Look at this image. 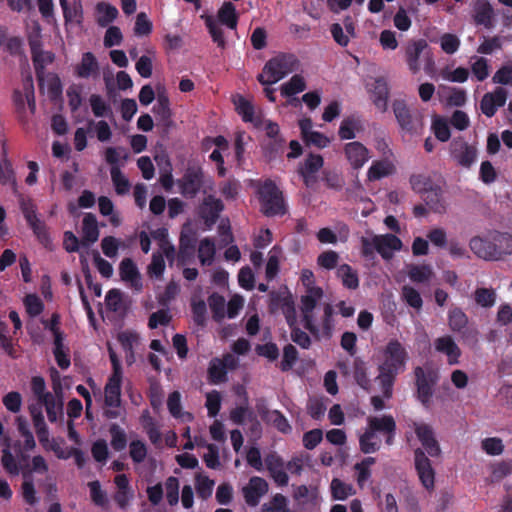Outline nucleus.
<instances>
[{
    "mask_svg": "<svg viewBox=\"0 0 512 512\" xmlns=\"http://www.w3.org/2000/svg\"><path fill=\"white\" fill-rule=\"evenodd\" d=\"M1 463L3 468L12 475H18L19 474V462L16 459L15 456L11 453L9 449V445L7 444L6 447L2 451V459Z\"/></svg>",
    "mask_w": 512,
    "mask_h": 512,
    "instance_id": "obj_54",
    "label": "nucleus"
},
{
    "mask_svg": "<svg viewBox=\"0 0 512 512\" xmlns=\"http://www.w3.org/2000/svg\"><path fill=\"white\" fill-rule=\"evenodd\" d=\"M216 253L215 244L212 239L204 238L200 241L198 257L202 265H211Z\"/></svg>",
    "mask_w": 512,
    "mask_h": 512,
    "instance_id": "obj_41",
    "label": "nucleus"
},
{
    "mask_svg": "<svg viewBox=\"0 0 512 512\" xmlns=\"http://www.w3.org/2000/svg\"><path fill=\"white\" fill-rule=\"evenodd\" d=\"M167 407L170 414L181 422H190L193 420L191 413L182 410L181 394L178 391H174L169 395Z\"/></svg>",
    "mask_w": 512,
    "mask_h": 512,
    "instance_id": "obj_32",
    "label": "nucleus"
},
{
    "mask_svg": "<svg viewBox=\"0 0 512 512\" xmlns=\"http://www.w3.org/2000/svg\"><path fill=\"white\" fill-rule=\"evenodd\" d=\"M415 468L423 487L429 491L433 490L435 483V471L430 460L420 449L415 451Z\"/></svg>",
    "mask_w": 512,
    "mask_h": 512,
    "instance_id": "obj_9",
    "label": "nucleus"
},
{
    "mask_svg": "<svg viewBox=\"0 0 512 512\" xmlns=\"http://www.w3.org/2000/svg\"><path fill=\"white\" fill-rule=\"evenodd\" d=\"M97 10L100 14L98 18V24L102 27L107 26L118 15V10L116 7L104 2H101L97 5Z\"/></svg>",
    "mask_w": 512,
    "mask_h": 512,
    "instance_id": "obj_48",
    "label": "nucleus"
},
{
    "mask_svg": "<svg viewBox=\"0 0 512 512\" xmlns=\"http://www.w3.org/2000/svg\"><path fill=\"white\" fill-rule=\"evenodd\" d=\"M31 390L36 397L38 404L50 397L52 394L46 391L45 381L42 377L35 376L31 380Z\"/></svg>",
    "mask_w": 512,
    "mask_h": 512,
    "instance_id": "obj_59",
    "label": "nucleus"
},
{
    "mask_svg": "<svg viewBox=\"0 0 512 512\" xmlns=\"http://www.w3.org/2000/svg\"><path fill=\"white\" fill-rule=\"evenodd\" d=\"M322 297L323 290L320 287H309V289H306L305 295L301 297L303 320H311L312 312Z\"/></svg>",
    "mask_w": 512,
    "mask_h": 512,
    "instance_id": "obj_23",
    "label": "nucleus"
},
{
    "mask_svg": "<svg viewBox=\"0 0 512 512\" xmlns=\"http://www.w3.org/2000/svg\"><path fill=\"white\" fill-rule=\"evenodd\" d=\"M266 133L267 135L274 139V142L269 144V154L268 157L271 160L280 150L283 140L278 137L279 135V126L276 123L268 122L266 124Z\"/></svg>",
    "mask_w": 512,
    "mask_h": 512,
    "instance_id": "obj_47",
    "label": "nucleus"
},
{
    "mask_svg": "<svg viewBox=\"0 0 512 512\" xmlns=\"http://www.w3.org/2000/svg\"><path fill=\"white\" fill-rule=\"evenodd\" d=\"M123 375L111 374L105 386V403L110 407H118L121 397Z\"/></svg>",
    "mask_w": 512,
    "mask_h": 512,
    "instance_id": "obj_25",
    "label": "nucleus"
},
{
    "mask_svg": "<svg viewBox=\"0 0 512 512\" xmlns=\"http://www.w3.org/2000/svg\"><path fill=\"white\" fill-rule=\"evenodd\" d=\"M494 83L508 85L512 84V63L502 66L492 78Z\"/></svg>",
    "mask_w": 512,
    "mask_h": 512,
    "instance_id": "obj_64",
    "label": "nucleus"
},
{
    "mask_svg": "<svg viewBox=\"0 0 512 512\" xmlns=\"http://www.w3.org/2000/svg\"><path fill=\"white\" fill-rule=\"evenodd\" d=\"M346 158L354 169L361 168L370 158L368 149L360 142H350L344 147Z\"/></svg>",
    "mask_w": 512,
    "mask_h": 512,
    "instance_id": "obj_16",
    "label": "nucleus"
},
{
    "mask_svg": "<svg viewBox=\"0 0 512 512\" xmlns=\"http://www.w3.org/2000/svg\"><path fill=\"white\" fill-rule=\"evenodd\" d=\"M330 491L334 500L344 501L355 494V489L351 484L334 478L330 484Z\"/></svg>",
    "mask_w": 512,
    "mask_h": 512,
    "instance_id": "obj_34",
    "label": "nucleus"
},
{
    "mask_svg": "<svg viewBox=\"0 0 512 512\" xmlns=\"http://www.w3.org/2000/svg\"><path fill=\"white\" fill-rule=\"evenodd\" d=\"M268 492V483L265 479L254 476L243 486L242 493L246 503L250 506H257L260 499Z\"/></svg>",
    "mask_w": 512,
    "mask_h": 512,
    "instance_id": "obj_11",
    "label": "nucleus"
},
{
    "mask_svg": "<svg viewBox=\"0 0 512 512\" xmlns=\"http://www.w3.org/2000/svg\"><path fill=\"white\" fill-rule=\"evenodd\" d=\"M99 229L95 215L88 213L84 216L82 221V245H89L98 240Z\"/></svg>",
    "mask_w": 512,
    "mask_h": 512,
    "instance_id": "obj_27",
    "label": "nucleus"
},
{
    "mask_svg": "<svg viewBox=\"0 0 512 512\" xmlns=\"http://www.w3.org/2000/svg\"><path fill=\"white\" fill-rule=\"evenodd\" d=\"M407 273L413 282L418 283L428 282L434 276V272L429 265H408Z\"/></svg>",
    "mask_w": 512,
    "mask_h": 512,
    "instance_id": "obj_37",
    "label": "nucleus"
},
{
    "mask_svg": "<svg viewBox=\"0 0 512 512\" xmlns=\"http://www.w3.org/2000/svg\"><path fill=\"white\" fill-rule=\"evenodd\" d=\"M490 478L492 482H499L512 474V461L503 460L490 466Z\"/></svg>",
    "mask_w": 512,
    "mask_h": 512,
    "instance_id": "obj_43",
    "label": "nucleus"
},
{
    "mask_svg": "<svg viewBox=\"0 0 512 512\" xmlns=\"http://www.w3.org/2000/svg\"><path fill=\"white\" fill-rule=\"evenodd\" d=\"M55 395H51L36 407L41 409L44 406L47 412V416L50 422H56L63 418V399L61 395V389L57 386L54 381Z\"/></svg>",
    "mask_w": 512,
    "mask_h": 512,
    "instance_id": "obj_12",
    "label": "nucleus"
},
{
    "mask_svg": "<svg viewBox=\"0 0 512 512\" xmlns=\"http://www.w3.org/2000/svg\"><path fill=\"white\" fill-rule=\"evenodd\" d=\"M111 179L115 186V190H116L117 194L123 195L129 191L130 182L124 176V174L121 172L119 167L113 166L111 168Z\"/></svg>",
    "mask_w": 512,
    "mask_h": 512,
    "instance_id": "obj_49",
    "label": "nucleus"
},
{
    "mask_svg": "<svg viewBox=\"0 0 512 512\" xmlns=\"http://www.w3.org/2000/svg\"><path fill=\"white\" fill-rule=\"evenodd\" d=\"M451 154L460 166L468 168L475 161L477 150L466 142H454Z\"/></svg>",
    "mask_w": 512,
    "mask_h": 512,
    "instance_id": "obj_18",
    "label": "nucleus"
},
{
    "mask_svg": "<svg viewBox=\"0 0 512 512\" xmlns=\"http://www.w3.org/2000/svg\"><path fill=\"white\" fill-rule=\"evenodd\" d=\"M367 424L365 432L359 437V445L363 453H374L380 448L379 434H387V443H391V434L395 429V422L391 416L368 417Z\"/></svg>",
    "mask_w": 512,
    "mask_h": 512,
    "instance_id": "obj_2",
    "label": "nucleus"
},
{
    "mask_svg": "<svg viewBox=\"0 0 512 512\" xmlns=\"http://www.w3.org/2000/svg\"><path fill=\"white\" fill-rule=\"evenodd\" d=\"M375 463V459L373 457H367L362 462L357 463L355 465V470L357 471V482L360 487H363L366 481L369 479L370 467Z\"/></svg>",
    "mask_w": 512,
    "mask_h": 512,
    "instance_id": "obj_52",
    "label": "nucleus"
},
{
    "mask_svg": "<svg viewBox=\"0 0 512 512\" xmlns=\"http://www.w3.org/2000/svg\"><path fill=\"white\" fill-rule=\"evenodd\" d=\"M107 307L114 312H121L124 309L122 294L117 289L108 292L105 298Z\"/></svg>",
    "mask_w": 512,
    "mask_h": 512,
    "instance_id": "obj_63",
    "label": "nucleus"
},
{
    "mask_svg": "<svg viewBox=\"0 0 512 512\" xmlns=\"http://www.w3.org/2000/svg\"><path fill=\"white\" fill-rule=\"evenodd\" d=\"M414 431L423 448L431 457H437L441 453L438 442L434 437L432 428L424 422H415Z\"/></svg>",
    "mask_w": 512,
    "mask_h": 512,
    "instance_id": "obj_10",
    "label": "nucleus"
},
{
    "mask_svg": "<svg viewBox=\"0 0 512 512\" xmlns=\"http://www.w3.org/2000/svg\"><path fill=\"white\" fill-rule=\"evenodd\" d=\"M493 8L488 2H479L475 7L474 20L479 25L489 28L492 26Z\"/></svg>",
    "mask_w": 512,
    "mask_h": 512,
    "instance_id": "obj_38",
    "label": "nucleus"
},
{
    "mask_svg": "<svg viewBox=\"0 0 512 512\" xmlns=\"http://www.w3.org/2000/svg\"><path fill=\"white\" fill-rule=\"evenodd\" d=\"M235 359L231 355H227L224 358V362L219 359H214L211 361L209 366V377L212 383L218 384L225 380L226 376V366L234 365Z\"/></svg>",
    "mask_w": 512,
    "mask_h": 512,
    "instance_id": "obj_31",
    "label": "nucleus"
},
{
    "mask_svg": "<svg viewBox=\"0 0 512 512\" xmlns=\"http://www.w3.org/2000/svg\"><path fill=\"white\" fill-rule=\"evenodd\" d=\"M98 62L91 52L83 54L81 63L77 66V73L82 78H88L98 72Z\"/></svg>",
    "mask_w": 512,
    "mask_h": 512,
    "instance_id": "obj_36",
    "label": "nucleus"
},
{
    "mask_svg": "<svg viewBox=\"0 0 512 512\" xmlns=\"http://www.w3.org/2000/svg\"><path fill=\"white\" fill-rule=\"evenodd\" d=\"M219 21L231 29L237 26V13L235 6L231 2H225L218 11Z\"/></svg>",
    "mask_w": 512,
    "mask_h": 512,
    "instance_id": "obj_40",
    "label": "nucleus"
},
{
    "mask_svg": "<svg viewBox=\"0 0 512 512\" xmlns=\"http://www.w3.org/2000/svg\"><path fill=\"white\" fill-rule=\"evenodd\" d=\"M215 482L204 475H197L196 490L200 497L208 498L211 496Z\"/></svg>",
    "mask_w": 512,
    "mask_h": 512,
    "instance_id": "obj_58",
    "label": "nucleus"
},
{
    "mask_svg": "<svg viewBox=\"0 0 512 512\" xmlns=\"http://www.w3.org/2000/svg\"><path fill=\"white\" fill-rule=\"evenodd\" d=\"M469 247L477 257L484 260L497 261L498 254L495 250L494 238L492 240H487L475 236L470 240Z\"/></svg>",
    "mask_w": 512,
    "mask_h": 512,
    "instance_id": "obj_17",
    "label": "nucleus"
},
{
    "mask_svg": "<svg viewBox=\"0 0 512 512\" xmlns=\"http://www.w3.org/2000/svg\"><path fill=\"white\" fill-rule=\"evenodd\" d=\"M261 211L266 216L283 215L286 213V206L282 192L272 181H266L259 190Z\"/></svg>",
    "mask_w": 512,
    "mask_h": 512,
    "instance_id": "obj_4",
    "label": "nucleus"
},
{
    "mask_svg": "<svg viewBox=\"0 0 512 512\" xmlns=\"http://www.w3.org/2000/svg\"><path fill=\"white\" fill-rule=\"evenodd\" d=\"M208 305L213 313L214 318L223 319L225 316L234 318L243 308L244 299L240 295H234L229 300V302H226L222 295L218 293H212L208 297Z\"/></svg>",
    "mask_w": 512,
    "mask_h": 512,
    "instance_id": "obj_6",
    "label": "nucleus"
},
{
    "mask_svg": "<svg viewBox=\"0 0 512 512\" xmlns=\"http://www.w3.org/2000/svg\"><path fill=\"white\" fill-rule=\"evenodd\" d=\"M265 462L274 481L280 486L287 485L289 478L284 470L281 459L276 455H270L266 458Z\"/></svg>",
    "mask_w": 512,
    "mask_h": 512,
    "instance_id": "obj_28",
    "label": "nucleus"
},
{
    "mask_svg": "<svg viewBox=\"0 0 512 512\" xmlns=\"http://www.w3.org/2000/svg\"><path fill=\"white\" fill-rule=\"evenodd\" d=\"M428 44L425 40L419 39L410 42L406 48V61L412 73H417L420 70V56L427 50Z\"/></svg>",
    "mask_w": 512,
    "mask_h": 512,
    "instance_id": "obj_19",
    "label": "nucleus"
},
{
    "mask_svg": "<svg viewBox=\"0 0 512 512\" xmlns=\"http://www.w3.org/2000/svg\"><path fill=\"white\" fill-rule=\"evenodd\" d=\"M422 195L423 201L431 211L444 214L447 211V204L443 198L442 190L437 185L429 186V189Z\"/></svg>",
    "mask_w": 512,
    "mask_h": 512,
    "instance_id": "obj_20",
    "label": "nucleus"
},
{
    "mask_svg": "<svg viewBox=\"0 0 512 512\" xmlns=\"http://www.w3.org/2000/svg\"><path fill=\"white\" fill-rule=\"evenodd\" d=\"M111 445L113 449L121 451L126 447L127 439L125 432L117 425H112L110 428Z\"/></svg>",
    "mask_w": 512,
    "mask_h": 512,
    "instance_id": "obj_61",
    "label": "nucleus"
},
{
    "mask_svg": "<svg viewBox=\"0 0 512 512\" xmlns=\"http://www.w3.org/2000/svg\"><path fill=\"white\" fill-rule=\"evenodd\" d=\"M24 306L30 317L38 316L43 310V303L35 294H29L24 298Z\"/></svg>",
    "mask_w": 512,
    "mask_h": 512,
    "instance_id": "obj_57",
    "label": "nucleus"
},
{
    "mask_svg": "<svg viewBox=\"0 0 512 512\" xmlns=\"http://www.w3.org/2000/svg\"><path fill=\"white\" fill-rule=\"evenodd\" d=\"M474 301L483 308H491L494 306L497 298L495 289L479 287L473 293Z\"/></svg>",
    "mask_w": 512,
    "mask_h": 512,
    "instance_id": "obj_35",
    "label": "nucleus"
},
{
    "mask_svg": "<svg viewBox=\"0 0 512 512\" xmlns=\"http://www.w3.org/2000/svg\"><path fill=\"white\" fill-rule=\"evenodd\" d=\"M435 348L437 351L447 355L450 364L457 363L460 350L450 337L438 338L435 342Z\"/></svg>",
    "mask_w": 512,
    "mask_h": 512,
    "instance_id": "obj_33",
    "label": "nucleus"
},
{
    "mask_svg": "<svg viewBox=\"0 0 512 512\" xmlns=\"http://www.w3.org/2000/svg\"><path fill=\"white\" fill-rule=\"evenodd\" d=\"M407 358V352L397 341L389 342L386 348L379 353V374L375 379V384L382 387L386 398H391L394 379L405 369Z\"/></svg>",
    "mask_w": 512,
    "mask_h": 512,
    "instance_id": "obj_1",
    "label": "nucleus"
},
{
    "mask_svg": "<svg viewBox=\"0 0 512 512\" xmlns=\"http://www.w3.org/2000/svg\"><path fill=\"white\" fill-rule=\"evenodd\" d=\"M338 277L341 278L342 283L349 289H355L358 287V277L351 267L347 264L341 265L337 270Z\"/></svg>",
    "mask_w": 512,
    "mask_h": 512,
    "instance_id": "obj_50",
    "label": "nucleus"
},
{
    "mask_svg": "<svg viewBox=\"0 0 512 512\" xmlns=\"http://www.w3.org/2000/svg\"><path fill=\"white\" fill-rule=\"evenodd\" d=\"M507 99V91L504 88L498 87L492 93H486L480 102L481 111L487 116L492 117L497 107L505 104Z\"/></svg>",
    "mask_w": 512,
    "mask_h": 512,
    "instance_id": "obj_14",
    "label": "nucleus"
},
{
    "mask_svg": "<svg viewBox=\"0 0 512 512\" xmlns=\"http://www.w3.org/2000/svg\"><path fill=\"white\" fill-rule=\"evenodd\" d=\"M481 448L490 456H499L504 451V444L500 438L489 437L481 441Z\"/></svg>",
    "mask_w": 512,
    "mask_h": 512,
    "instance_id": "obj_51",
    "label": "nucleus"
},
{
    "mask_svg": "<svg viewBox=\"0 0 512 512\" xmlns=\"http://www.w3.org/2000/svg\"><path fill=\"white\" fill-rule=\"evenodd\" d=\"M195 241L187 235L181 234L178 252V261L185 264L194 254Z\"/></svg>",
    "mask_w": 512,
    "mask_h": 512,
    "instance_id": "obj_46",
    "label": "nucleus"
},
{
    "mask_svg": "<svg viewBox=\"0 0 512 512\" xmlns=\"http://www.w3.org/2000/svg\"><path fill=\"white\" fill-rule=\"evenodd\" d=\"M415 375L417 378V387H418V394L419 398L423 403H426L430 396H431V386L428 384V382L425 379L424 371L422 368L418 367L415 370Z\"/></svg>",
    "mask_w": 512,
    "mask_h": 512,
    "instance_id": "obj_53",
    "label": "nucleus"
},
{
    "mask_svg": "<svg viewBox=\"0 0 512 512\" xmlns=\"http://www.w3.org/2000/svg\"><path fill=\"white\" fill-rule=\"evenodd\" d=\"M114 483L117 488V491L114 495V500L121 508H124L133 496V493L129 487L128 478L124 474H119L115 477Z\"/></svg>",
    "mask_w": 512,
    "mask_h": 512,
    "instance_id": "obj_29",
    "label": "nucleus"
},
{
    "mask_svg": "<svg viewBox=\"0 0 512 512\" xmlns=\"http://www.w3.org/2000/svg\"><path fill=\"white\" fill-rule=\"evenodd\" d=\"M376 251L384 258L391 259L393 252L402 247L401 240L393 234L376 235Z\"/></svg>",
    "mask_w": 512,
    "mask_h": 512,
    "instance_id": "obj_21",
    "label": "nucleus"
},
{
    "mask_svg": "<svg viewBox=\"0 0 512 512\" xmlns=\"http://www.w3.org/2000/svg\"><path fill=\"white\" fill-rule=\"evenodd\" d=\"M29 411L34 423L37 437L39 442L46 448L51 445L49 441V432L44 421V417L40 408L36 407L35 404L29 406Z\"/></svg>",
    "mask_w": 512,
    "mask_h": 512,
    "instance_id": "obj_26",
    "label": "nucleus"
},
{
    "mask_svg": "<svg viewBox=\"0 0 512 512\" xmlns=\"http://www.w3.org/2000/svg\"><path fill=\"white\" fill-rule=\"evenodd\" d=\"M495 250L497 260H502L508 255H512V236L508 234H497L494 236Z\"/></svg>",
    "mask_w": 512,
    "mask_h": 512,
    "instance_id": "obj_42",
    "label": "nucleus"
},
{
    "mask_svg": "<svg viewBox=\"0 0 512 512\" xmlns=\"http://www.w3.org/2000/svg\"><path fill=\"white\" fill-rule=\"evenodd\" d=\"M30 45L37 80L42 84L44 81L45 66L51 64L54 61L55 56L51 52L43 51L37 42H31Z\"/></svg>",
    "mask_w": 512,
    "mask_h": 512,
    "instance_id": "obj_15",
    "label": "nucleus"
},
{
    "mask_svg": "<svg viewBox=\"0 0 512 512\" xmlns=\"http://www.w3.org/2000/svg\"><path fill=\"white\" fill-rule=\"evenodd\" d=\"M263 512H288L287 498L282 494H276L262 506Z\"/></svg>",
    "mask_w": 512,
    "mask_h": 512,
    "instance_id": "obj_55",
    "label": "nucleus"
},
{
    "mask_svg": "<svg viewBox=\"0 0 512 512\" xmlns=\"http://www.w3.org/2000/svg\"><path fill=\"white\" fill-rule=\"evenodd\" d=\"M394 165L389 161H377L368 170L369 180H378L394 172Z\"/></svg>",
    "mask_w": 512,
    "mask_h": 512,
    "instance_id": "obj_44",
    "label": "nucleus"
},
{
    "mask_svg": "<svg viewBox=\"0 0 512 512\" xmlns=\"http://www.w3.org/2000/svg\"><path fill=\"white\" fill-rule=\"evenodd\" d=\"M236 109L243 119L247 122L254 121V107L253 105L242 96H237L234 101Z\"/></svg>",
    "mask_w": 512,
    "mask_h": 512,
    "instance_id": "obj_56",
    "label": "nucleus"
},
{
    "mask_svg": "<svg viewBox=\"0 0 512 512\" xmlns=\"http://www.w3.org/2000/svg\"><path fill=\"white\" fill-rule=\"evenodd\" d=\"M306 89V82L301 75H294L288 82L281 86V94L283 96H292L303 92Z\"/></svg>",
    "mask_w": 512,
    "mask_h": 512,
    "instance_id": "obj_45",
    "label": "nucleus"
},
{
    "mask_svg": "<svg viewBox=\"0 0 512 512\" xmlns=\"http://www.w3.org/2000/svg\"><path fill=\"white\" fill-rule=\"evenodd\" d=\"M118 340L121 343L122 347L129 352V355L126 356L128 362H132L133 360V350L137 348L140 343V338L138 334L132 331H123L118 334Z\"/></svg>",
    "mask_w": 512,
    "mask_h": 512,
    "instance_id": "obj_39",
    "label": "nucleus"
},
{
    "mask_svg": "<svg viewBox=\"0 0 512 512\" xmlns=\"http://www.w3.org/2000/svg\"><path fill=\"white\" fill-rule=\"evenodd\" d=\"M292 340L303 348L310 344V338L305 330L310 331L315 337H328L330 327L328 322H288Z\"/></svg>",
    "mask_w": 512,
    "mask_h": 512,
    "instance_id": "obj_5",
    "label": "nucleus"
},
{
    "mask_svg": "<svg viewBox=\"0 0 512 512\" xmlns=\"http://www.w3.org/2000/svg\"><path fill=\"white\" fill-rule=\"evenodd\" d=\"M223 208L224 205L220 199H217L212 195L205 197L201 207V216L205 223L208 226L213 225L219 218Z\"/></svg>",
    "mask_w": 512,
    "mask_h": 512,
    "instance_id": "obj_22",
    "label": "nucleus"
},
{
    "mask_svg": "<svg viewBox=\"0 0 512 512\" xmlns=\"http://www.w3.org/2000/svg\"><path fill=\"white\" fill-rule=\"evenodd\" d=\"M166 498L170 505H175L179 500V481L175 477H169L165 482Z\"/></svg>",
    "mask_w": 512,
    "mask_h": 512,
    "instance_id": "obj_60",
    "label": "nucleus"
},
{
    "mask_svg": "<svg viewBox=\"0 0 512 512\" xmlns=\"http://www.w3.org/2000/svg\"><path fill=\"white\" fill-rule=\"evenodd\" d=\"M205 406L210 417H215L221 408V395L218 391H211L206 394Z\"/></svg>",
    "mask_w": 512,
    "mask_h": 512,
    "instance_id": "obj_62",
    "label": "nucleus"
},
{
    "mask_svg": "<svg viewBox=\"0 0 512 512\" xmlns=\"http://www.w3.org/2000/svg\"><path fill=\"white\" fill-rule=\"evenodd\" d=\"M119 270L122 280L129 282L136 291L142 289L141 276L132 259L124 258L120 263Z\"/></svg>",
    "mask_w": 512,
    "mask_h": 512,
    "instance_id": "obj_24",
    "label": "nucleus"
},
{
    "mask_svg": "<svg viewBox=\"0 0 512 512\" xmlns=\"http://www.w3.org/2000/svg\"><path fill=\"white\" fill-rule=\"evenodd\" d=\"M258 412L267 423L275 426L280 432L287 433L291 427L287 419L277 410H267L258 406Z\"/></svg>",
    "mask_w": 512,
    "mask_h": 512,
    "instance_id": "obj_30",
    "label": "nucleus"
},
{
    "mask_svg": "<svg viewBox=\"0 0 512 512\" xmlns=\"http://www.w3.org/2000/svg\"><path fill=\"white\" fill-rule=\"evenodd\" d=\"M204 184V174L201 168L189 167L180 181L181 193L185 197L194 198Z\"/></svg>",
    "mask_w": 512,
    "mask_h": 512,
    "instance_id": "obj_8",
    "label": "nucleus"
},
{
    "mask_svg": "<svg viewBox=\"0 0 512 512\" xmlns=\"http://www.w3.org/2000/svg\"><path fill=\"white\" fill-rule=\"evenodd\" d=\"M395 117L403 130L416 132L422 127V116L417 110H411L402 100L393 103Z\"/></svg>",
    "mask_w": 512,
    "mask_h": 512,
    "instance_id": "obj_7",
    "label": "nucleus"
},
{
    "mask_svg": "<svg viewBox=\"0 0 512 512\" xmlns=\"http://www.w3.org/2000/svg\"><path fill=\"white\" fill-rule=\"evenodd\" d=\"M57 324L58 322H48L47 329L54 336V356L57 364L60 368L67 369L70 366V358L66 352L63 336Z\"/></svg>",
    "mask_w": 512,
    "mask_h": 512,
    "instance_id": "obj_13",
    "label": "nucleus"
},
{
    "mask_svg": "<svg viewBox=\"0 0 512 512\" xmlns=\"http://www.w3.org/2000/svg\"><path fill=\"white\" fill-rule=\"evenodd\" d=\"M300 62L294 54L279 53L269 59L257 80L265 86L275 84L299 69Z\"/></svg>",
    "mask_w": 512,
    "mask_h": 512,
    "instance_id": "obj_3",
    "label": "nucleus"
}]
</instances>
